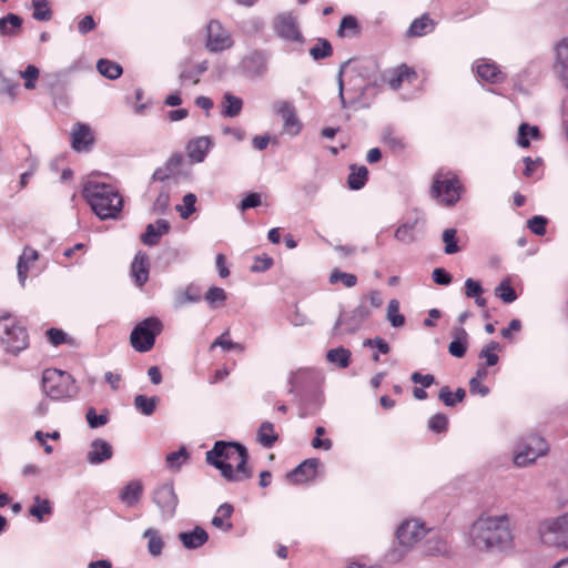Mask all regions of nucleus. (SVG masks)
<instances>
[{"mask_svg": "<svg viewBox=\"0 0 568 568\" xmlns=\"http://www.w3.org/2000/svg\"><path fill=\"white\" fill-rule=\"evenodd\" d=\"M456 230L455 229H446L443 232V242L445 243L444 252L446 254H455L459 252V247L456 242Z\"/></svg>", "mask_w": 568, "mask_h": 568, "instance_id": "obj_56", "label": "nucleus"}, {"mask_svg": "<svg viewBox=\"0 0 568 568\" xmlns=\"http://www.w3.org/2000/svg\"><path fill=\"white\" fill-rule=\"evenodd\" d=\"M367 68L363 64L352 65V60H347L342 63L338 73H337V84H338V97L342 103V106H346V101L344 98V74L347 75V85L348 90L353 91L358 95V98L363 97L365 90L368 87L366 82Z\"/></svg>", "mask_w": 568, "mask_h": 568, "instance_id": "obj_5", "label": "nucleus"}, {"mask_svg": "<svg viewBox=\"0 0 568 568\" xmlns=\"http://www.w3.org/2000/svg\"><path fill=\"white\" fill-rule=\"evenodd\" d=\"M267 58L265 53L261 51L252 52L245 60L248 68L253 67L256 73H261L266 68Z\"/></svg>", "mask_w": 568, "mask_h": 568, "instance_id": "obj_52", "label": "nucleus"}, {"mask_svg": "<svg viewBox=\"0 0 568 568\" xmlns=\"http://www.w3.org/2000/svg\"><path fill=\"white\" fill-rule=\"evenodd\" d=\"M273 110L276 114L282 116L284 121V130L291 135H296L301 130V123L296 118L295 108L288 101H276L273 104Z\"/></svg>", "mask_w": 568, "mask_h": 568, "instance_id": "obj_16", "label": "nucleus"}, {"mask_svg": "<svg viewBox=\"0 0 568 568\" xmlns=\"http://www.w3.org/2000/svg\"><path fill=\"white\" fill-rule=\"evenodd\" d=\"M415 223L413 224H402L397 227L395 232V239L402 243L410 244L415 241L414 234Z\"/></svg>", "mask_w": 568, "mask_h": 568, "instance_id": "obj_53", "label": "nucleus"}, {"mask_svg": "<svg viewBox=\"0 0 568 568\" xmlns=\"http://www.w3.org/2000/svg\"><path fill=\"white\" fill-rule=\"evenodd\" d=\"M487 376L486 368H478L476 375L469 381V387L471 393H478L481 396H486L489 393V388L481 384L483 379Z\"/></svg>", "mask_w": 568, "mask_h": 568, "instance_id": "obj_48", "label": "nucleus"}, {"mask_svg": "<svg viewBox=\"0 0 568 568\" xmlns=\"http://www.w3.org/2000/svg\"><path fill=\"white\" fill-rule=\"evenodd\" d=\"M97 69L103 77L114 80L122 74V67L108 59H100L97 63Z\"/></svg>", "mask_w": 568, "mask_h": 568, "instance_id": "obj_37", "label": "nucleus"}, {"mask_svg": "<svg viewBox=\"0 0 568 568\" xmlns=\"http://www.w3.org/2000/svg\"><path fill=\"white\" fill-rule=\"evenodd\" d=\"M320 464L317 458L306 459L287 474V479L294 484L312 480L316 477Z\"/></svg>", "mask_w": 568, "mask_h": 568, "instance_id": "obj_17", "label": "nucleus"}, {"mask_svg": "<svg viewBox=\"0 0 568 568\" xmlns=\"http://www.w3.org/2000/svg\"><path fill=\"white\" fill-rule=\"evenodd\" d=\"M306 369H298L290 374L288 384L291 385L290 393H294L295 389L300 388L306 378Z\"/></svg>", "mask_w": 568, "mask_h": 568, "instance_id": "obj_62", "label": "nucleus"}, {"mask_svg": "<svg viewBox=\"0 0 568 568\" xmlns=\"http://www.w3.org/2000/svg\"><path fill=\"white\" fill-rule=\"evenodd\" d=\"M163 324L158 317H148L136 324L130 335L132 347L140 352H149L155 343V337L161 334Z\"/></svg>", "mask_w": 568, "mask_h": 568, "instance_id": "obj_6", "label": "nucleus"}, {"mask_svg": "<svg viewBox=\"0 0 568 568\" xmlns=\"http://www.w3.org/2000/svg\"><path fill=\"white\" fill-rule=\"evenodd\" d=\"M368 178V170L366 166L351 165V173L347 178V184L351 190H361L364 187Z\"/></svg>", "mask_w": 568, "mask_h": 568, "instance_id": "obj_32", "label": "nucleus"}, {"mask_svg": "<svg viewBox=\"0 0 568 568\" xmlns=\"http://www.w3.org/2000/svg\"><path fill=\"white\" fill-rule=\"evenodd\" d=\"M547 220L544 216L536 215L528 221L529 230L536 235H544L546 233Z\"/></svg>", "mask_w": 568, "mask_h": 568, "instance_id": "obj_61", "label": "nucleus"}, {"mask_svg": "<svg viewBox=\"0 0 568 568\" xmlns=\"http://www.w3.org/2000/svg\"><path fill=\"white\" fill-rule=\"evenodd\" d=\"M143 537L148 539V550L152 556H160L163 548V540L159 531L154 528H148L143 532Z\"/></svg>", "mask_w": 568, "mask_h": 568, "instance_id": "obj_38", "label": "nucleus"}, {"mask_svg": "<svg viewBox=\"0 0 568 568\" xmlns=\"http://www.w3.org/2000/svg\"><path fill=\"white\" fill-rule=\"evenodd\" d=\"M196 196L193 193H187L183 196V204L176 205V211L182 219H187L195 212Z\"/></svg>", "mask_w": 568, "mask_h": 568, "instance_id": "obj_54", "label": "nucleus"}, {"mask_svg": "<svg viewBox=\"0 0 568 568\" xmlns=\"http://www.w3.org/2000/svg\"><path fill=\"white\" fill-rule=\"evenodd\" d=\"M426 535L424 524L417 519L405 520L396 530V537L400 547L412 549Z\"/></svg>", "mask_w": 568, "mask_h": 568, "instance_id": "obj_11", "label": "nucleus"}, {"mask_svg": "<svg viewBox=\"0 0 568 568\" xmlns=\"http://www.w3.org/2000/svg\"><path fill=\"white\" fill-rule=\"evenodd\" d=\"M484 292L481 284L473 278L465 281V295L469 298L478 297Z\"/></svg>", "mask_w": 568, "mask_h": 568, "instance_id": "obj_63", "label": "nucleus"}, {"mask_svg": "<svg viewBox=\"0 0 568 568\" xmlns=\"http://www.w3.org/2000/svg\"><path fill=\"white\" fill-rule=\"evenodd\" d=\"M143 491L142 483L139 480L129 481L120 494V499L128 506L135 505Z\"/></svg>", "mask_w": 568, "mask_h": 568, "instance_id": "obj_28", "label": "nucleus"}, {"mask_svg": "<svg viewBox=\"0 0 568 568\" xmlns=\"http://www.w3.org/2000/svg\"><path fill=\"white\" fill-rule=\"evenodd\" d=\"M22 24V19L14 14L9 13L0 19V34L3 37H16L19 34Z\"/></svg>", "mask_w": 568, "mask_h": 568, "instance_id": "obj_29", "label": "nucleus"}, {"mask_svg": "<svg viewBox=\"0 0 568 568\" xmlns=\"http://www.w3.org/2000/svg\"><path fill=\"white\" fill-rule=\"evenodd\" d=\"M448 550L447 540L439 534H432L424 545V551L428 556H444L448 554Z\"/></svg>", "mask_w": 568, "mask_h": 568, "instance_id": "obj_25", "label": "nucleus"}, {"mask_svg": "<svg viewBox=\"0 0 568 568\" xmlns=\"http://www.w3.org/2000/svg\"><path fill=\"white\" fill-rule=\"evenodd\" d=\"M52 513L53 508L49 499L41 498L39 495L33 497V505L29 508L30 516L42 523L44 517L50 516Z\"/></svg>", "mask_w": 568, "mask_h": 568, "instance_id": "obj_30", "label": "nucleus"}, {"mask_svg": "<svg viewBox=\"0 0 568 568\" xmlns=\"http://www.w3.org/2000/svg\"><path fill=\"white\" fill-rule=\"evenodd\" d=\"M452 337L453 341L448 345L449 354L457 358L464 357L468 347V333L464 327L457 326L452 329Z\"/></svg>", "mask_w": 568, "mask_h": 568, "instance_id": "obj_20", "label": "nucleus"}, {"mask_svg": "<svg viewBox=\"0 0 568 568\" xmlns=\"http://www.w3.org/2000/svg\"><path fill=\"white\" fill-rule=\"evenodd\" d=\"M498 348L499 344L497 342H490L480 351L479 358H484L487 366L496 365L499 359L498 355L496 354Z\"/></svg>", "mask_w": 568, "mask_h": 568, "instance_id": "obj_55", "label": "nucleus"}, {"mask_svg": "<svg viewBox=\"0 0 568 568\" xmlns=\"http://www.w3.org/2000/svg\"><path fill=\"white\" fill-rule=\"evenodd\" d=\"M190 455L185 447H181L179 450L170 453L166 456V464L172 469H179L183 464L186 463Z\"/></svg>", "mask_w": 568, "mask_h": 568, "instance_id": "obj_51", "label": "nucleus"}, {"mask_svg": "<svg viewBox=\"0 0 568 568\" xmlns=\"http://www.w3.org/2000/svg\"><path fill=\"white\" fill-rule=\"evenodd\" d=\"M361 32L358 20L354 16H345L339 23L337 34L341 38L356 37Z\"/></svg>", "mask_w": 568, "mask_h": 568, "instance_id": "obj_35", "label": "nucleus"}, {"mask_svg": "<svg viewBox=\"0 0 568 568\" xmlns=\"http://www.w3.org/2000/svg\"><path fill=\"white\" fill-rule=\"evenodd\" d=\"M326 358L329 363L337 364L341 368H346L351 362V352L344 347L332 348L327 352Z\"/></svg>", "mask_w": 568, "mask_h": 568, "instance_id": "obj_39", "label": "nucleus"}, {"mask_svg": "<svg viewBox=\"0 0 568 568\" xmlns=\"http://www.w3.org/2000/svg\"><path fill=\"white\" fill-rule=\"evenodd\" d=\"M386 318L393 327H400L405 324V316L399 313V302L390 300L387 305Z\"/></svg>", "mask_w": 568, "mask_h": 568, "instance_id": "obj_41", "label": "nucleus"}, {"mask_svg": "<svg viewBox=\"0 0 568 568\" xmlns=\"http://www.w3.org/2000/svg\"><path fill=\"white\" fill-rule=\"evenodd\" d=\"M0 341L13 354L28 347V334L11 315L0 316Z\"/></svg>", "mask_w": 568, "mask_h": 568, "instance_id": "obj_7", "label": "nucleus"}, {"mask_svg": "<svg viewBox=\"0 0 568 568\" xmlns=\"http://www.w3.org/2000/svg\"><path fill=\"white\" fill-rule=\"evenodd\" d=\"M382 142L394 153H399L405 149L403 139L396 135L392 130L384 131Z\"/></svg>", "mask_w": 568, "mask_h": 568, "instance_id": "obj_46", "label": "nucleus"}, {"mask_svg": "<svg viewBox=\"0 0 568 568\" xmlns=\"http://www.w3.org/2000/svg\"><path fill=\"white\" fill-rule=\"evenodd\" d=\"M369 316L371 310L362 303L352 313H342L338 316L332 329V334L334 336L344 333L353 334L361 328L364 321H366Z\"/></svg>", "mask_w": 568, "mask_h": 568, "instance_id": "obj_10", "label": "nucleus"}, {"mask_svg": "<svg viewBox=\"0 0 568 568\" xmlns=\"http://www.w3.org/2000/svg\"><path fill=\"white\" fill-rule=\"evenodd\" d=\"M243 101L241 98L226 92L222 101V114L227 118H235L241 113Z\"/></svg>", "mask_w": 568, "mask_h": 568, "instance_id": "obj_31", "label": "nucleus"}, {"mask_svg": "<svg viewBox=\"0 0 568 568\" xmlns=\"http://www.w3.org/2000/svg\"><path fill=\"white\" fill-rule=\"evenodd\" d=\"M557 71L568 89V39L562 40L557 47Z\"/></svg>", "mask_w": 568, "mask_h": 568, "instance_id": "obj_27", "label": "nucleus"}, {"mask_svg": "<svg viewBox=\"0 0 568 568\" xmlns=\"http://www.w3.org/2000/svg\"><path fill=\"white\" fill-rule=\"evenodd\" d=\"M462 185L456 178H449L443 171H438L433 179L430 195L439 199L447 206L456 204L460 199Z\"/></svg>", "mask_w": 568, "mask_h": 568, "instance_id": "obj_8", "label": "nucleus"}, {"mask_svg": "<svg viewBox=\"0 0 568 568\" xmlns=\"http://www.w3.org/2000/svg\"><path fill=\"white\" fill-rule=\"evenodd\" d=\"M233 41L227 31L216 20H211L206 28V48L211 52H219L231 48Z\"/></svg>", "mask_w": 568, "mask_h": 568, "instance_id": "obj_14", "label": "nucleus"}, {"mask_svg": "<svg viewBox=\"0 0 568 568\" xmlns=\"http://www.w3.org/2000/svg\"><path fill=\"white\" fill-rule=\"evenodd\" d=\"M495 295L499 297L504 303H513L516 298V292L510 285L509 280H504L495 288Z\"/></svg>", "mask_w": 568, "mask_h": 568, "instance_id": "obj_49", "label": "nucleus"}, {"mask_svg": "<svg viewBox=\"0 0 568 568\" xmlns=\"http://www.w3.org/2000/svg\"><path fill=\"white\" fill-rule=\"evenodd\" d=\"M112 456V446L102 438H95L90 444V448L87 453V460L91 465H99L111 459Z\"/></svg>", "mask_w": 568, "mask_h": 568, "instance_id": "obj_18", "label": "nucleus"}, {"mask_svg": "<svg viewBox=\"0 0 568 568\" xmlns=\"http://www.w3.org/2000/svg\"><path fill=\"white\" fill-rule=\"evenodd\" d=\"M153 501L163 514L173 516L179 503L173 484L165 483L158 486L153 491Z\"/></svg>", "mask_w": 568, "mask_h": 568, "instance_id": "obj_15", "label": "nucleus"}, {"mask_svg": "<svg viewBox=\"0 0 568 568\" xmlns=\"http://www.w3.org/2000/svg\"><path fill=\"white\" fill-rule=\"evenodd\" d=\"M448 418L444 414H436L428 420V427L436 433H444L447 430Z\"/></svg>", "mask_w": 568, "mask_h": 568, "instance_id": "obj_58", "label": "nucleus"}, {"mask_svg": "<svg viewBox=\"0 0 568 568\" xmlns=\"http://www.w3.org/2000/svg\"><path fill=\"white\" fill-rule=\"evenodd\" d=\"M72 148L77 151L85 150L93 143V133L88 124L77 123L71 131Z\"/></svg>", "mask_w": 568, "mask_h": 568, "instance_id": "obj_23", "label": "nucleus"}, {"mask_svg": "<svg viewBox=\"0 0 568 568\" xmlns=\"http://www.w3.org/2000/svg\"><path fill=\"white\" fill-rule=\"evenodd\" d=\"M87 422L91 428H98L108 423L106 415H98L94 408H89L85 415Z\"/></svg>", "mask_w": 568, "mask_h": 568, "instance_id": "obj_60", "label": "nucleus"}, {"mask_svg": "<svg viewBox=\"0 0 568 568\" xmlns=\"http://www.w3.org/2000/svg\"><path fill=\"white\" fill-rule=\"evenodd\" d=\"M83 196L92 211L101 220H115L123 207V197L118 190L106 183L88 181L83 185Z\"/></svg>", "mask_w": 568, "mask_h": 568, "instance_id": "obj_3", "label": "nucleus"}, {"mask_svg": "<svg viewBox=\"0 0 568 568\" xmlns=\"http://www.w3.org/2000/svg\"><path fill=\"white\" fill-rule=\"evenodd\" d=\"M261 204V195L258 193H250L239 204L241 211L256 207Z\"/></svg>", "mask_w": 568, "mask_h": 568, "instance_id": "obj_64", "label": "nucleus"}, {"mask_svg": "<svg viewBox=\"0 0 568 568\" xmlns=\"http://www.w3.org/2000/svg\"><path fill=\"white\" fill-rule=\"evenodd\" d=\"M278 436L275 433L274 425L271 422H264L261 424L257 432V440L258 443L266 448H271Z\"/></svg>", "mask_w": 568, "mask_h": 568, "instance_id": "obj_33", "label": "nucleus"}, {"mask_svg": "<svg viewBox=\"0 0 568 568\" xmlns=\"http://www.w3.org/2000/svg\"><path fill=\"white\" fill-rule=\"evenodd\" d=\"M275 33L285 41H294L302 43L303 36L300 31L296 17L292 13H281L274 19Z\"/></svg>", "mask_w": 568, "mask_h": 568, "instance_id": "obj_13", "label": "nucleus"}, {"mask_svg": "<svg viewBox=\"0 0 568 568\" xmlns=\"http://www.w3.org/2000/svg\"><path fill=\"white\" fill-rule=\"evenodd\" d=\"M171 225L169 221L160 219L155 224H148L144 234L141 235V241L148 246L159 244L160 239L170 232Z\"/></svg>", "mask_w": 568, "mask_h": 568, "instance_id": "obj_19", "label": "nucleus"}, {"mask_svg": "<svg viewBox=\"0 0 568 568\" xmlns=\"http://www.w3.org/2000/svg\"><path fill=\"white\" fill-rule=\"evenodd\" d=\"M415 73L407 65H400L394 71V77L388 80V84L392 89L397 90L404 80H408Z\"/></svg>", "mask_w": 568, "mask_h": 568, "instance_id": "obj_50", "label": "nucleus"}, {"mask_svg": "<svg viewBox=\"0 0 568 568\" xmlns=\"http://www.w3.org/2000/svg\"><path fill=\"white\" fill-rule=\"evenodd\" d=\"M38 252L32 248H24L21 256L19 257L17 270L20 284L23 286L28 277V271L30 263L38 260Z\"/></svg>", "mask_w": 568, "mask_h": 568, "instance_id": "obj_26", "label": "nucleus"}, {"mask_svg": "<svg viewBox=\"0 0 568 568\" xmlns=\"http://www.w3.org/2000/svg\"><path fill=\"white\" fill-rule=\"evenodd\" d=\"M310 54L314 60L328 58L333 54V49L328 40L320 38L314 47L310 49Z\"/></svg>", "mask_w": 568, "mask_h": 568, "instance_id": "obj_44", "label": "nucleus"}, {"mask_svg": "<svg viewBox=\"0 0 568 568\" xmlns=\"http://www.w3.org/2000/svg\"><path fill=\"white\" fill-rule=\"evenodd\" d=\"M469 536L476 549L487 552L506 551L514 542L509 518L506 515L479 516L471 525Z\"/></svg>", "mask_w": 568, "mask_h": 568, "instance_id": "obj_1", "label": "nucleus"}, {"mask_svg": "<svg viewBox=\"0 0 568 568\" xmlns=\"http://www.w3.org/2000/svg\"><path fill=\"white\" fill-rule=\"evenodd\" d=\"M159 398L156 396L146 397L144 395H136L134 398L135 408L145 416L154 413Z\"/></svg>", "mask_w": 568, "mask_h": 568, "instance_id": "obj_40", "label": "nucleus"}, {"mask_svg": "<svg viewBox=\"0 0 568 568\" xmlns=\"http://www.w3.org/2000/svg\"><path fill=\"white\" fill-rule=\"evenodd\" d=\"M477 74L480 79L493 83L503 80V74L493 63H478L476 65Z\"/></svg>", "mask_w": 568, "mask_h": 568, "instance_id": "obj_36", "label": "nucleus"}, {"mask_svg": "<svg viewBox=\"0 0 568 568\" xmlns=\"http://www.w3.org/2000/svg\"><path fill=\"white\" fill-rule=\"evenodd\" d=\"M206 462L217 468L227 481H242L252 477L247 467V449L232 442H215L213 448L206 452Z\"/></svg>", "mask_w": 568, "mask_h": 568, "instance_id": "obj_2", "label": "nucleus"}, {"mask_svg": "<svg viewBox=\"0 0 568 568\" xmlns=\"http://www.w3.org/2000/svg\"><path fill=\"white\" fill-rule=\"evenodd\" d=\"M204 298L212 308H216L224 304L227 295L223 288L213 286L206 292Z\"/></svg>", "mask_w": 568, "mask_h": 568, "instance_id": "obj_47", "label": "nucleus"}, {"mask_svg": "<svg viewBox=\"0 0 568 568\" xmlns=\"http://www.w3.org/2000/svg\"><path fill=\"white\" fill-rule=\"evenodd\" d=\"M434 29V22L428 14H424L418 19H415L409 29L408 36L422 37Z\"/></svg>", "mask_w": 568, "mask_h": 568, "instance_id": "obj_34", "label": "nucleus"}, {"mask_svg": "<svg viewBox=\"0 0 568 568\" xmlns=\"http://www.w3.org/2000/svg\"><path fill=\"white\" fill-rule=\"evenodd\" d=\"M42 390L54 400L72 398L78 393L74 378L67 372L48 368L42 374Z\"/></svg>", "mask_w": 568, "mask_h": 568, "instance_id": "obj_4", "label": "nucleus"}, {"mask_svg": "<svg viewBox=\"0 0 568 568\" xmlns=\"http://www.w3.org/2000/svg\"><path fill=\"white\" fill-rule=\"evenodd\" d=\"M227 334H229V332H225L224 334L219 336L213 342L212 347L220 346L224 351L236 349V351L243 352L244 351V346L242 344H239V343L232 342L231 339H226L225 338V335H227Z\"/></svg>", "mask_w": 568, "mask_h": 568, "instance_id": "obj_59", "label": "nucleus"}, {"mask_svg": "<svg viewBox=\"0 0 568 568\" xmlns=\"http://www.w3.org/2000/svg\"><path fill=\"white\" fill-rule=\"evenodd\" d=\"M328 281L331 284L342 283L345 287H353L357 284V277L354 274L342 272L335 268L329 274Z\"/></svg>", "mask_w": 568, "mask_h": 568, "instance_id": "obj_45", "label": "nucleus"}, {"mask_svg": "<svg viewBox=\"0 0 568 568\" xmlns=\"http://www.w3.org/2000/svg\"><path fill=\"white\" fill-rule=\"evenodd\" d=\"M33 13L32 17L37 21H49L52 18V10L48 0H33L32 1Z\"/></svg>", "mask_w": 568, "mask_h": 568, "instance_id": "obj_43", "label": "nucleus"}, {"mask_svg": "<svg viewBox=\"0 0 568 568\" xmlns=\"http://www.w3.org/2000/svg\"><path fill=\"white\" fill-rule=\"evenodd\" d=\"M131 275L138 286H143L149 280V257L144 252H138L131 264Z\"/></svg>", "mask_w": 568, "mask_h": 568, "instance_id": "obj_22", "label": "nucleus"}, {"mask_svg": "<svg viewBox=\"0 0 568 568\" xmlns=\"http://www.w3.org/2000/svg\"><path fill=\"white\" fill-rule=\"evenodd\" d=\"M547 450L548 446L541 437L528 436L517 444L514 463L518 467H526L535 463L538 457L544 456Z\"/></svg>", "mask_w": 568, "mask_h": 568, "instance_id": "obj_9", "label": "nucleus"}, {"mask_svg": "<svg viewBox=\"0 0 568 568\" xmlns=\"http://www.w3.org/2000/svg\"><path fill=\"white\" fill-rule=\"evenodd\" d=\"M179 539L185 548L196 549L207 541L209 535L202 527L196 526L192 531L180 532Z\"/></svg>", "mask_w": 568, "mask_h": 568, "instance_id": "obj_24", "label": "nucleus"}, {"mask_svg": "<svg viewBox=\"0 0 568 568\" xmlns=\"http://www.w3.org/2000/svg\"><path fill=\"white\" fill-rule=\"evenodd\" d=\"M39 74V69L33 64H29L20 72V75L24 79V88L27 90H33L36 88V81L38 80Z\"/></svg>", "mask_w": 568, "mask_h": 568, "instance_id": "obj_57", "label": "nucleus"}, {"mask_svg": "<svg viewBox=\"0 0 568 568\" xmlns=\"http://www.w3.org/2000/svg\"><path fill=\"white\" fill-rule=\"evenodd\" d=\"M528 136H530L532 139H539V136H540L539 129L536 125L530 126L527 123H521L518 128V144L521 148H528L530 145Z\"/></svg>", "mask_w": 568, "mask_h": 568, "instance_id": "obj_42", "label": "nucleus"}, {"mask_svg": "<svg viewBox=\"0 0 568 568\" xmlns=\"http://www.w3.org/2000/svg\"><path fill=\"white\" fill-rule=\"evenodd\" d=\"M212 145L213 142L209 136H199L187 143V155L193 162L201 163Z\"/></svg>", "mask_w": 568, "mask_h": 568, "instance_id": "obj_21", "label": "nucleus"}, {"mask_svg": "<svg viewBox=\"0 0 568 568\" xmlns=\"http://www.w3.org/2000/svg\"><path fill=\"white\" fill-rule=\"evenodd\" d=\"M546 544L568 549V513L551 521L542 534Z\"/></svg>", "mask_w": 568, "mask_h": 568, "instance_id": "obj_12", "label": "nucleus"}]
</instances>
